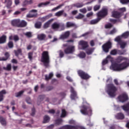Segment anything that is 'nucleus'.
Returning <instances> with one entry per match:
<instances>
[{
    "instance_id": "f257e3e1",
    "label": "nucleus",
    "mask_w": 129,
    "mask_h": 129,
    "mask_svg": "<svg viewBox=\"0 0 129 129\" xmlns=\"http://www.w3.org/2000/svg\"><path fill=\"white\" fill-rule=\"evenodd\" d=\"M129 67V62L124 61L121 63H114L112 64L111 68L114 71H122Z\"/></svg>"
},
{
    "instance_id": "f03ea898",
    "label": "nucleus",
    "mask_w": 129,
    "mask_h": 129,
    "mask_svg": "<svg viewBox=\"0 0 129 129\" xmlns=\"http://www.w3.org/2000/svg\"><path fill=\"white\" fill-rule=\"evenodd\" d=\"M107 93L109 96L111 98H114L116 96V91H117V88L113 85V84H108L106 85Z\"/></svg>"
},
{
    "instance_id": "7ed1b4c3",
    "label": "nucleus",
    "mask_w": 129,
    "mask_h": 129,
    "mask_svg": "<svg viewBox=\"0 0 129 129\" xmlns=\"http://www.w3.org/2000/svg\"><path fill=\"white\" fill-rule=\"evenodd\" d=\"M41 62L43 63L45 67L49 66L50 63V56H49V52L47 51H44L42 53Z\"/></svg>"
},
{
    "instance_id": "20e7f679",
    "label": "nucleus",
    "mask_w": 129,
    "mask_h": 129,
    "mask_svg": "<svg viewBox=\"0 0 129 129\" xmlns=\"http://www.w3.org/2000/svg\"><path fill=\"white\" fill-rule=\"evenodd\" d=\"M81 110V112L85 115H91L92 114V109L90 106L84 105Z\"/></svg>"
},
{
    "instance_id": "39448f33",
    "label": "nucleus",
    "mask_w": 129,
    "mask_h": 129,
    "mask_svg": "<svg viewBox=\"0 0 129 129\" xmlns=\"http://www.w3.org/2000/svg\"><path fill=\"white\" fill-rule=\"evenodd\" d=\"M108 15V10L107 8H102L99 12L97 13V18H100V19H103L105 18L106 16Z\"/></svg>"
},
{
    "instance_id": "423d86ee",
    "label": "nucleus",
    "mask_w": 129,
    "mask_h": 129,
    "mask_svg": "<svg viewBox=\"0 0 129 129\" xmlns=\"http://www.w3.org/2000/svg\"><path fill=\"white\" fill-rule=\"evenodd\" d=\"M78 74L83 80H88V79L91 78V76H90L87 73L82 70H78Z\"/></svg>"
},
{
    "instance_id": "0eeeda50",
    "label": "nucleus",
    "mask_w": 129,
    "mask_h": 129,
    "mask_svg": "<svg viewBox=\"0 0 129 129\" xmlns=\"http://www.w3.org/2000/svg\"><path fill=\"white\" fill-rule=\"evenodd\" d=\"M112 47V43H111L110 40L107 41L102 46L103 51H104L105 53H108V52H109V49H111Z\"/></svg>"
},
{
    "instance_id": "6e6552de",
    "label": "nucleus",
    "mask_w": 129,
    "mask_h": 129,
    "mask_svg": "<svg viewBox=\"0 0 129 129\" xmlns=\"http://www.w3.org/2000/svg\"><path fill=\"white\" fill-rule=\"evenodd\" d=\"M118 99L121 102H125L126 100H128V97L126 94H122L118 97Z\"/></svg>"
},
{
    "instance_id": "1a4fd4ad",
    "label": "nucleus",
    "mask_w": 129,
    "mask_h": 129,
    "mask_svg": "<svg viewBox=\"0 0 129 129\" xmlns=\"http://www.w3.org/2000/svg\"><path fill=\"white\" fill-rule=\"evenodd\" d=\"M75 51V47L74 46H69L64 50L65 54H73Z\"/></svg>"
},
{
    "instance_id": "9d476101",
    "label": "nucleus",
    "mask_w": 129,
    "mask_h": 129,
    "mask_svg": "<svg viewBox=\"0 0 129 129\" xmlns=\"http://www.w3.org/2000/svg\"><path fill=\"white\" fill-rule=\"evenodd\" d=\"M79 44L80 46H81L82 49L83 50H85V49H87V48L89 47V45H88V42L85 41L84 40L80 41Z\"/></svg>"
},
{
    "instance_id": "9b49d317",
    "label": "nucleus",
    "mask_w": 129,
    "mask_h": 129,
    "mask_svg": "<svg viewBox=\"0 0 129 129\" xmlns=\"http://www.w3.org/2000/svg\"><path fill=\"white\" fill-rule=\"evenodd\" d=\"M71 98L72 99V100H75L76 98H78L77 97V93H76V91L74 90V88H73V87H71Z\"/></svg>"
},
{
    "instance_id": "f8f14e48",
    "label": "nucleus",
    "mask_w": 129,
    "mask_h": 129,
    "mask_svg": "<svg viewBox=\"0 0 129 129\" xmlns=\"http://www.w3.org/2000/svg\"><path fill=\"white\" fill-rule=\"evenodd\" d=\"M20 24V19H14L11 21V25L13 27H16L19 28Z\"/></svg>"
},
{
    "instance_id": "ddd939ff",
    "label": "nucleus",
    "mask_w": 129,
    "mask_h": 129,
    "mask_svg": "<svg viewBox=\"0 0 129 129\" xmlns=\"http://www.w3.org/2000/svg\"><path fill=\"white\" fill-rule=\"evenodd\" d=\"M123 110L126 112L127 115H129V102L121 106Z\"/></svg>"
},
{
    "instance_id": "4468645a",
    "label": "nucleus",
    "mask_w": 129,
    "mask_h": 129,
    "mask_svg": "<svg viewBox=\"0 0 129 129\" xmlns=\"http://www.w3.org/2000/svg\"><path fill=\"white\" fill-rule=\"evenodd\" d=\"M112 17L115 19H119L121 17V13L117 11H114L112 13Z\"/></svg>"
},
{
    "instance_id": "2eb2a0df",
    "label": "nucleus",
    "mask_w": 129,
    "mask_h": 129,
    "mask_svg": "<svg viewBox=\"0 0 129 129\" xmlns=\"http://www.w3.org/2000/svg\"><path fill=\"white\" fill-rule=\"evenodd\" d=\"M69 36H70V31H68L64 33L63 34H62L60 38L62 40H64V39H67V38H69Z\"/></svg>"
},
{
    "instance_id": "dca6fc26",
    "label": "nucleus",
    "mask_w": 129,
    "mask_h": 129,
    "mask_svg": "<svg viewBox=\"0 0 129 129\" xmlns=\"http://www.w3.org/2000/svg\"><path fill=\"white\" fill-rule=\"evenodd\" d=\"M9 40H10V41L12 40H14V42H18V41L20 40V38L17 35H15L14 36L11 35L9 37Z\"/></svg>"
},
{
    "instance_id": "f3484780",
    "label": "nucleus",
    "mask_w": 129,
    "mask_h": 129,
    "mask_svg": "<svg viewBox=\"0 0 129 129\" xmlns=\"http://www.w3.org/2000/svg\"><path fill=\"white\" fill-rule=\"evenodd\" d=\"M4 94H7V91L6 90H2L1 91H0V102H2V101H4Z\"/></svg>"
},
{
    "instance_id": "a211bd4d",
    "label": "nucleus",
    "mask_w": 129,
    "mask_h": 129,
    "mask_svg": "<svg viewBox=\"0 0 129 129\" xmlns=\"http://www.w3.org/2000/svg\"><path fill=\"white\" fill-rule=\"evenodd\" d=\"M7 43V35L4 34L0 37V44Z\"/></svg>"
},
{
    "instance_id": "6ab92c4d",
    "label": "nucleus",
    "mask_w": 129,
    "mask_h": 129,
    "mask_svg": "<svg viewBox=\"0 0 129 129\" xmlns=\"http://www.w3.org/2000/svg\"><path fill=\"white\" fill-rule=\"evenodd\" d=\"M5 57H0V61H7V60H8L9 58H10V53H9L8 52H5Z\"/></svg>"
},
{
    "instance_id": "aec40b11",
    "label": "nucleus",
    "mask_w": 129,
    "mask_h": 129,
    "mask_svg": "<svg viewBox=\"0 0 129 129\" xmlns=\"http://www.w3.org/2000/svg\"><path fill=\"white\" fill-rule=\"evenodd\" d=\"M73 7L77 8V9H80L84 7V4L83 3H77L73 5Z\"/></svg>"
},
{
    "instance_id": "412c9836",
    "label": "nucleus",
    "mask_w": 129,
    "mask_h": 129,
    "mask_svg": "<svg viewBox=\"0 0 129 129\" xmlns=\"http://www.w3.org/2000/svg\"><path fill=\"white\" fill-rule=\"evenodd\" d=\"M126 60H127V58L126 57L123 56H118L116 59V62H117V63H120V62H122V61H126Z\"/></svg>"
},
{
    "instance_id": "4be33fe9",
    "label": "nucleus",
    "mask_w": 129,
    "mask_h": 129,
    "mask_svg": "<svg viewBox=\"0 0 129 129\" xmlns=\"http://www.w3.org/2000/svg\"><path fill=\"white\" fill-rule=\"evenodd\" d=\"M37 39L39 40V41H44V40L46 39V34L43 33L38 34L37 36Z\"/></svg>"
},
{
    "instance_id": "5701e85b",
    "label": "nucleus",
    "mask_w": 129,
    "mask_h": 129,
    "mask_svg": "<svg viewBox=\"0 0 129 129\" xmlns=\"http://www.w3.org/2000/svg\"><path fill=\"white\" fill-rule=\"evenodd\" d=\"M26 26H27V22L24 20H22L21 21V20H20L19 28H24Z\"/></svg>"
},
{
    "instance_id": "b1692460",
    "label": "nucleus",
    "mask_w": 129,
    "mask_h": 129,
    "mask_svg": "<svg viewBox=\"0 0 129 129\" xmlns=\"http://www.w3.org/2000/svg\"><path fill=\"white\" fill-rule=\"evenodd\" d=\"M95 49V48L89 47L87 49L86 53L87 54V55H91V54L94 52Z\"/></svg>"
},
{
    "instance_id": "393cba45",
    "label": "nucleus",
    "mask_w": 129,
    "mask_h": 129,
    "mask_svg": "<svg viewBox=\"0 0 129 129\" xmlns=\"http://www.w3.org/2000/svg\"><path fill=\"white\" fill-rule=\"evenodd\" d=\"M66 27L67 28H73L76 27V24L71 22H68L66 23Z\"/></svg>"
},
{
    "instance_id": "a878e982",
    "label": "nucleus",
    "mask_w": 129,
    "mask_h": 129,
    "mask_svg": "<svg viewBox=\"0 0 129 129\" xmlns=\"http://www.w3.org/2000/svg\"><path fill=\"white\" fill-rule=\"evenodd\" d=\"M0 122L2 125H7V120L3 116H0Z\"/></svg>"
},
{
    "instance_id": "bb28decb",
    "label": "nucleus",
    "mask_w": 129,
    "mask_h": 129,
    "mask_svg": "<svg viewBox=\"0 0 129 129\" xmlns=\"http://www.w3.org/2000/svg\"><path fill=\"white\" fill-rule=\"evenodd\" d=\"M59 24L60 23H57V22H54L51 25L52 29H53V30H57V29H59Z\"/></svg>"
},
{
    "instance_id": "cd10ccee",
    "label": "nucleus",
    "mask_w": 129,
    "mask_h": 129,
    "mask_svg": "<svg viewBox=\"0 0 129 129\" xmlns=\"http://www.w3.org/2000/svg\"><path fill=\"white\" fill-rule=\"evenodd\" d=\"M117 119H123L124 118V115L122 113H118L116 115Z\"/></svg>"
},
{
    "instance_id": "c85d7f7f",
    "label": "nucleus",
    "mask_w": 129,
    "mask_h": 129,
    "mask_svg": "<svg viewBox=\"0 0 129 129\" xmlns=\"http://www.w3.org/2000/svg\"><path fill=\"white\" fill-rule=\"evenodd\" d=\"M44 76L45 80H46V81H49V80H50V79H51V78H52V77L54 76V75L53 74V73H49L48 76V75H45Z\"/></svg>"
},
{
    "instance_id": "c756f323",
    "label": "nucleus",
    "mask_w": 129,
    "mask_h": 129,
    "mask_svg": "<svg viewBox=\"0 0 129 129\" xmlns=\"http://www.w3.org/2000/svg\"><path fill=\"white\" fill-rule=\"evenodd\" d=\"M22 49L21 48L18 49L17 50H14V53L16 57H19V55H22Z\"/></svg>"
},
{
    "instance_id": "7c9ffc66",
    "label": "nucleus",
    "mask_w": 129,
    "mask_h": 129,
    "mask_svg": "<svg viewBox=\"0 0 129 129\" xmlns=\"http://www.w3.org/2000/svg\"><path fill=\"white\" fill-rule=\"evenodd\" d=\"M100 20H101V18L97 17V19L91 20L90 22V24L91 25H95V24H97V23H98V22H99Z\"/></svg>"
},
{
    "instance_id": "2f4dec72",
    "label": "nucleus",
    "mask_w": 129,
    "mask_h": 129,
    "mask_svg": "<svg viewBox=\"0 0 129 129\" xmlns=\"http://www.w3.org/2000/svg\"><path fill=\"white\" fill-rule=\"evenodd\" d=\"M52 22H53V20H50L48 21H47L46 23H45L44 25H43V28L44 29H47L48 28H49L51 23H52Z\"/></svg>"
},
{
    "instance_id": "473e14b6",
    "label": "nucleus",
    "mask_w": 129,
    "mask_h": 129,
    "mask_svg": "<svg viewBox=\"0 0 129 129\" xmlns=\"http://www.w3.org/2000/svg\"><path fill=\"white\" fill-rule=\"evenodd\" d=\"M50 121V117L47 115L43 117V123H47Z\"/></svg>"
},
{
    "instance_id": "72a5a7b5",
    "label": "nucleus",
    "mask_w": 129,
    "mask_h": 129,
    "mask_svg": "<svg viewBox=\"0 0 129 129\" xmlns=\"http://www.w3.org/2000/svg\"><path fill=\"white\" fill-rule=\"evenodd\" d=\"M62 122H63V120L61 118H58L55 120V124L56 125H60L62 124Z\"/></svg>"
},
{
    "instance_id": "f704fd0d",
    "label": "nucleus",
    "mask_w": 129,
    "mask_h": 129,
    "mask_svg": "<svg viewBox=\"0 0 129 129\" xmlns=\"http://www.w3.org/2000/svg\"><path fill=\"white\" fill-rule=\"evenodd\" d=\"M35 28L36 29H41L42 27V22H37L34 25Z\"/></svg>"
},
{
    "instance_id": "c9c22d12",
    "label": "nucleus",
    "mask_w": 129,
    "mask_h": 129,
    "mask_svg": "<svg viewBox=\"0 0 129 129\" xmlns=\"http://www.w3.org/2000/svg\"><path fill=\"white\" fill-rule=\"evenodd\" d=\"M3 69L6 71H11V70H12V64L11 63H9L7 64V67H4Z\"/></svg>"
},
{
    "instance_id": "e433bc0d",
    "label": "nucleus",
    "mask_w": 129,
    "mask_h": 129,
    "mask_svg": "<svg viewBox=\"0 0 129 129\" xmlns=\"http://www.w3.org/2000/svg\"><path fill=\"white\" fill-rule=\"evenodd\" d=\"M5 2L7 3V8H8V9H11V7L13 4L12 0H5Z\"/></svg>"
},
{
    "instance_id": "4c0bfd02",
    "label": "nucleus",
    "mask_w": 129,
    "mask_h": 129,
    "mask_svg": "<svg viewBox=\"0 0 129 129\" xmlns=\"http://www.w3.org/2000/svg\"><path fill=\"white\" fill-rule=\"evenodd\" d=\"M71 126H72V129H86L85 127L82 126H78L77 125H71Z\"/></svg>"
},
{
    "instance_id": "58836bf2",
    "label": "nucleus",
    "mask_w": 129,
    "mask_h": 129,
    "mask_svg": "<svg viewBox=\"0 0 129 129\" xmlns=\"http://www.w3.org/2000/svg\"><path fill=\"white\" fill-rule=\"evenodd\" d=\"M78 57H79V58H81V59H83L86 57V54H85V52L83 51L81 52L78 54Z\"/></svg>"
},
{
    "instance_id": "ea45409f",
    "label": "nucleus",
    "mask_w": 129,
    "mask_h": 129,
    "mask_svg": "<svg viewBox=\"0 0 129 129\" xmlns=\"http://www.w3.org/2000/svg\"><path fill=\"white\" fill-rule=\"evenodd\" d=\"M38 16V14L35 13V14H27L26 17L27 18H37Z\"/></svg>"
},
{
    "instance_id": "a19ab883",
    "label": "nucleus",
    "mask_w": 129,
    "mask_h": 129,
    "mask_svg": "<svg viewBox=\"0 0 129 129\" xmlns=\"http://www.w3.org/2000/svg\"><path fill=\"white\" fill-rule=\"evenodd\" d=\"M63 13H64V10L59 11L55 14V17H61V16L63 15Z\"/></svg>"
},
{
    "instance_id": "79ce46f5",
    "label": "nucleus",
    "mask_w": 129,
    "mask_h": 129,
    "mask_svg": "<svg viewBox=\"0 0 129 129\" xmlns=\"http://www.w3.org/2000/svg\"><path fill=\"white\" fill-rule=\"evenodd\" d=\"M7 45L10 49H12V48H14V42L10 40L8 42Z\"/></svg>"
},
{
    "instance_id": "37998d69",
    "label": "nucleus",
    "mask_w": 129,
    "mask_h": 129,
    "mask_svg": "<svg viewBox=\"0 0 129 129\" xmlns=\"http://www.w3.org/2000/svg\"><path fill=\"white\" fill-rule=\"evenodd\" d=\"M50 4V2H46L45 3H41L38 5V8H41V7H43V6H47V5H49Z\"/></svg>"
},
{
    "instance_id": "c03bdc74",
    "label": "nucleus",
    "mask_w": 129,
    "mask_h": 129,
    "mask_svg": "<svg viewBox=\"0 0 129 129\" xmlns=\"http://www.w3.org/2000/svg\"><path fill=\"white\" fill-rule=\"evenodd\" d=\"M66 114H67V112H66V110H65V109H62L60 117H65V116H66Z\"/></svg>"
},
{
    "instance_id": "a18cd8bd",
    "label": "nucleus",
    "mask_w": 129,
    "mask_h": 129,
    "mask_svg": "<svg viewBox=\"0 0 129 129\" xmlns=\"http://www.w3.org/2000/svg\"><path fill=\"white\" fill-rule=\"evenodd\" d=\"M50 18V16L49 15L44 16L43 17L40 18L39 19L40 21H41V22H45V21H47L48 19Z\"/></svg>"
},
{
    "instance_id": "49530a36",
    "label": "nucleus",
    "mask_w": 129,
    "mask_h": 129,
    "mask_svg": "<svg viewBox=\"0 0 129 129\" xmlns=\"http://www.w3.org/2000/svg\"><path fill=\"white\" fill-rule=\"evenodd\" d=\"M33 52H29L28 53V58L29 59L30 61H33Z\"/></svg>"
},
{
    "instance_id": "de8ad7c7",
    "label": "nucleus",
    "mask_w": 129,
    "mask_h": 129,
    "mask_svg": "<svg viewBox=\"0 0 129 129\" xmlns=\"http://www.w3.org/2000/svg\"><path fill=\"white\" fill-rule=\"evenodd\" d=\"M83 18H84V15L80 13L75 17V18L77 19V20H81V19H83Z\"/></svg>"
},
{
    "instance_id": "09e8293b",
    "label": "nucleus",
    "mask_w": 129,
    "mask_h": 129,
    "mask_svg": "<svg viewBox=\"0 0 129 129\" xmlns=\"http://www.w3.org/2000/svg\"><path fill=\"white\" fill-rule=\"evenodd\" d=\"M119 44L120 45V48H121V49H124V48H125L126 43L121 41L119 43Z\"/></svg>"
},
{
    "instance_id": "8fccbe9b",
    "label": "nucleus",
    "mask_w": 129,
    "mask_h": 129,
    "mask_svg": "<svg viewBox=\"0 0 129 129\" xmlns=\"http://www.w3.org/2000/svg\"><path fill=\"white\" fill-rule=\"evenodd\" d=\"M25 36H27V38H32L33 35H32V32H27L24 33Z\"/></svg>"
},
{
    "instance_id": "3c124183",
    "label": "nucleus",
    "mask_w": 129,
    "mask_h": 129,
    "mask_svg": "<svg viewBox=\"0 0 129 129\" xmlns=\"http://www.w3.org/2000/svg\"><path fill=\"white\" fill-rule=\"evenodd\" d=\"M25 92V91L22 90L20 92L16 93V97H20L23 93Z\"/></svg>"
},
{
    "instance_id": "603ef678",
    "label": "nucleus",
    "mask_w": 129,
    "mask_h": 129,
    "mask_svg": "<svg viewBox=\"0 0 129 129\" xmlns=\"http://www.w3.org/2000/svg\"><path fill=\"white\" fill-rule=\"evenodd\" d=\"M122 38H124L125 39H126L129 36V32L128 31L125 32V33H123L122 34Z\"/></svg>"
},
{
    "instance_id": "864d4df0",
    "label": "nucleus",
    "mask_w": 129,
    "mask_h": 129,
    "mask_svg": "<svg viewBox=\"0 0 129 129\" xmlns=\"http://www.w3.org/2000/svg\"><path fill=\"white\" fill-rule=\"evenodd\" d=\"M53 89L54 87L52 86H47L46 88L45 91H51V90H53Z\"/></svg>"
},
{
    "instance_id": "5fc2aeb1",
    "label": "nucleus",
    "mask_w": 129,
    "mask_h": 129,
    "mask_svg": "<svg viewBox=\"0 0 129 129\" xmlns=\"http://www.w3.org/2000/svg\"><path fill=\"white\" fill-rule=\"evenodd\" d=\"M110 55H116L117 54V49H113L110 52Z\"/></svg>"
},
{
    "instance_id": "6e6d98bb",
    "label": "nucleus",
    "mask_w": 129,
    "mask_h": 129,
    "mask_svg": "<svg viewBox=\"0 0 129 129\" xmlns=\"http://www.w3.org/2000/svg\"><path fill=\"white\" fill-rule=\"evenodd\" d=\"M120 2L122 5H126V4H128L129 0H120Z\"/></svg>"
},
{
    "instance_id": "4d7b16f0",
    "label": "nucleus",
    "mask_w": 129,
    "mask_h": 129,
    "mask_svg": "<svg viewBox=\"0 0 129 129\" xmlns=\"http://www.w3.org/2000/svg\"><path fill=\"white\" fill-rule=\"evenodd\" d=\"M107 59L108 60V61H110V62H113V58L112 57L111 55H108L107 56Z\"/></svg>"
},
{
    "instance_id": "13d9d810",
    "label": "nucleus",
    "mask_w": 129,
    "mask_h": 129,
    "mask_svg": "<svg viewBox=\"0 0 129 129\" xmlns=\"http://www.w3.org/2000/svg\"><path fill=\"white\" fill-rule=\"evenodd\" d=\"M100 9V5H96L94 7V12H96V11H98Z\"/></svg>"
},
{
    "instance_id": "bf43d9fd",
    "label": "nucleus",
    "mask_w": 129,
    "mask_h": 129,
    "mask_svg": "<svg viewBox=\"0 0 129 129\" xmlns=\"http://www.w3.org/2000/svg\"><path fill=\"white\" fill-rule=\"evenodd\" d=\"M60 28L62 30H65V25L63 23H59V28Z\"/></svg>"
},
{
    "instance_id": "052dcab7",
    "label": "nucleus",
    "mask_w": 129,
    "mask_h": 129,
    "mask_svg": "<svg viewBox=\"0 0 129 129\" xmlns=\"http://www.w3.org/2000/svg\"><path fill=\"white\" fill-rule=\"evenodd\" d=\"M115 41H116V42H117L118 44H119L122 41L121 39H120V37L119 36L116 37L115 39Z\"/></svg>"
},
{
    "instance_id": "680f3d73",
    "label": "nucleus",
    "mask_w": 129,
    "mask_h": 129,
    "mask_svg": "<svg viewBox=\"0 0 129 129\" xmlns=\"http://www.w3.org/2000/svg\"><path fill=\"white\" fill-rule=\"evenodd\" d=\"M117 54L118 55H123L124 54V51L120 50H117Z\"/></svg>"
},
{
    "instance_id": "e2e57ef3",
    "label": "nucleus",
    "mask_w": 129,
    "mask_h": 129,
    "mask_svg": "<svg viewBox=\"0 0 129 129\" xmlns=\"http://www.w3.org/2000/svg\"><path fill=\"white\" fill-rule=\"evenodd\" d=\"M80 12L83 14H86L87 11L86 10V8H83L80 10Z\"/></svg>"
},
{
    "instance_id": "0e129e2a",
    "label": "nucleus",
    "mask_w": 129,
    "mask_h": 129,
    "mask_svg": "<svg viewBox=\"0 0 129 129\" xmlns=\"http://www.w3.org/2000/svg\"><path fill=\"white\" fill-rule=\"evenodd\" d=\"M26 101L27 103H28V104H31V103H32L31 102V98L29 97L26 98Z\"/></svg>"
},
{
    "instance_id": "69168bd1",
    "label": "nucleus",
    "mask_w": 129,
    "mask_h": 129,
    "mask_svg": "<svg viewBox=\"0 0 129 129\" xmlns=\"http://www.w3.org/2000/svg\"><path fill=\"white\" fill-rule=\"evenodd\" d=\"M28 3H29V1H27V0L24 1L22 4L23 7H26L27 5H29Z\"/></svg>"
},
{
    "instance_id": "338daca9",
    "label": "nucleus",
    "mask_w": 129,
    "mask_h": 129,
    "mask_svg": "<svg viewBox=\"0 0 129 129\" xmlns=\"http://www.w3.org/2000/svg\"><path fill=\"white\" fill-rule=\"evenodd\" d=\"M109 21L112 24H115L117 22V20L113 19H110Z\"/></svg>"
},
{
    "instance_id": "774afa93",
    "label": "nucleus",
    "mask_w": 129,
    "mask_h": 129,
    "mask_svg": "<svg viewBox=\"0 0 129 129\" xmlns=\"http://www.w3.org/2000/svg\"><path fill=\"white\" fill-rule=\"evenodd\" d=\"M112 24L109 23L108 24H106L105 26V27L106 28V29H109L110 28H112Z\"/></svg>"
}]
</instances>
